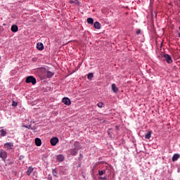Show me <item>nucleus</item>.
I'll return each instance as SVG.
<instances>
[{
    "instance_id": "obj_1",
    "label": "nucleus",
    "mask_w": 180,
    "mask_h": 180,
    "mask_svg": "<svg viewBox=\"0 0 180 180\" xmlns=\"http://www.w3.org/2000/svg\"><path fill=\"white\" fill-rule=\"evenodd\" d=\"M26 84H32V85H36V78L33 76H28L25 79Z\"/></svg>"
},
{
    "instance_id": "obj_2",
    "label": "nucleus",
    "mask_w": 180,
    "mask_h": 180,
    "mask_svg": "<svg viewBox=\"0 0 180 180\" xmlns=\"http://www.w3.org/2000/svg\"><path fill=\"white\" fill-rule=\"evenodd\" d=\"M167 64H172V58L169 54L165 53L162 56Z\"/></svg>"
},
{
    "instance_id": "obj_3",
    "label": "nucleus",
    "mask_w": 180,
    "mask_h": 180,
    "mask_svg": "<svg viewBox=\"0 0 180 180\" xmlns=\"http://www.w3.org/2000/svg\"><path fill=\"white\" fill-rule=\"evenodd\" d=\"M62 102L67 106H70V105H71V100H70V98H68L67 97L63 98L62 99Z\"/></svg>"
},
{
    "instance_id": "obj_4",
    "label": "nucleus",
    "mask_w": 180,
    "mask_h": 180,
    "mask_svg": "<svg viewBox=\"0 0 180 180\" xmlns=\"http://www.w3.org/2000/svg\"><path fill=\"white\" fill-rule=\"evenodd\" d=\"M50 143L51 146H57V143H58V138L53 137L52 139H51Z\"/></svg>"
},
{
    "instance_id": "obj_5",
    "label": "nucleus",
    "mask_w": 180,
    "mask_h": 180,
    "mask_svg": "<svg viewBox=\"0 0 180 180\" xmlns=\"http://www.w3.org/2000/svg\"><path fill=\"white\" fill-rule=\"evenodd\" d=\"M0 157L2 158V160H4V161H5V160H6V157H8V155L5 150H1L0 153Z\"/></svg>"
},
{
    "instance_id": "obj_6",
    "label": "nucleus",
    "mask_w": 180,
    "mask_h": 180,
    "mask_svg": "<svg viewBox=\"0 0 180 180\" xmlns=\"http://www.w3.org/2000/svg\"><path fill=\"white\" fill-rule=\"evenodd\" d=\"M12 147H13V144L11 143L7 142L4 144V148L6 150H12Z\"/></svg>"
},
{
    "instance_id": "obj_7",
    "label": "nucleus",
    "mask_w": 180,
    "mask_h": 180,
    "mask_svg": "<svg viewBox=\"0 0 180 180\" xmlns=\"http://www.w3.org/2000/svg\"><path fill=\"white\" fill-rule=\"evenodd\" d=\"M37 50H39L40 51H43V50H44V46L43 45L42 43H37Z\"/></svg>"
},
{
    "instance_id": "obj_8",
    "label": "nucleus",
    "mask_w": 180,
    "mask_h": 180,
    "mask_svg": "<svg viewBox=\"0 0 180 180\" xmlns=\"http://www.w3.org/2000/svg\"><path fill=\"white\" fill-rule=\"evenodd\" d=\"M35 145L37 147H40V146H41V139H40V138L35 139Z\"/></svg>"
},
{
    "instance_id": "obj_9",
    "label": "nucleus",
    "mask_w": 180,
    "mask_h": 180,
    "mask_svg": "<svg viewBox=\"0 0 180 180\" xmlns=\"http://www.w3.org/2000/svg\"><path fill=\"white\" fill-rule=\"evenodd\" d=\"M19 30V28L18 27V25H12L11 26V32H13V33H16Z\"/></svg>"
},
{
    "instance_id": "obj_10",
    "label": "nucleus",
    "mask_w": 180,
    "mask_h": 180,
    "mask_svg": "<svg viewBox=\"0 0 180 180\" xmlns=\"http://www.w3.org/2000/svg\"><path fill=\"white\" fill-rule=\"evenodd\" d=\"M57 160L59 162H63V161H64V156L63 155H58L57 156Z\"/></svg>"
},
{
    "instance_id": "obj_11",
    "label": "nucleus",
    "mask_w": 180,
    "mask_h": 180,
    "mask_svg": "<svg viewBox=\"0 0 180 180\" xmlns=\"http://www.w3.org/2000/svg\"><path fill=\"white\" fill-rule=\"evenodd\" d=\"M180 155L179 154H174L172 157V161L174 162V161H177V160L179 158Z\"/></svg>"
},
{
    "instance_id": "obj_12",
    "label": "nucleus",
    "mask_w": 180,
    "mask_h": 180,
    "mask_svg": "<svg viewBox=\"0 0 180 180\" xmlns=\"http://www.w3.org/2000/svg\"><path fill=\"white\" fill-rule=\"evenodd\" d=\"M33 169H34L32 167H29V168L27 169V175L30 176L32 172H33Z\"/></svg>"
},
{
    "instance_id": "obj_13",
    "label": "nucleus",
    "mask_w": 180,
    "mask_h": 180,
    "mask_svg": "<svg viewBox=\"0 0 180 180\" xmlns=\"http://www.w3.org/2000/svg\"><path fill=\"white\" fill-rule=\"evenodd\" d=\"M153 134V131H150L148 134H146L145 138L148 140L151 139V135Z\"/></svg>"
},
{
    "instance_id": "obj_14",
    "label": "nucleus",
    "mask_w": 180,
    "mask_h": 180,
    "mask_svg": "<svg viewBox=\"0 0 180 180\" xmlns=\"http://www.w3.org/2000/svg\"><path fill=\"white\" fill-rule=\"evenodd\" d=\"M94 27L97 30L101 29V23L99 22H94Z\"/></svg>"
},
{
    "instance_id": "obj_15",
    "label": "nucleus",
    "mask_w": 180,
    "mask_h": 180,
    "mask_svg": "<svg viewBox=\"0 0 180 180\" xmlns=\"http://www.w3.org/2000/svg\"><path fill=\"white\" fill-rule=\"evenodd\" d=\"M86 22L89 23V25H94V18H87Z\"/></svg>"
},
{
    "instance_id": "obj_16",
    "label": "nucleus",
    "mask_w": 180,
    "mask_h": 180,
    "mask_svg": "<svg viewBox=\"0 0 180 180\" xmlns=\"http://www.w3.org/2000/svg\"><path fill=\"white\" fill-rule=\"evenodd\" d=\"M53 75H54V73L53 72L51 71H48L46 72V77L47 78H51V77H53Z\"/></svg>"
},
{
    "instance_id": "obj_17",
    "label": "nucleus",
    "mask_w": 180,
    "mask_h": 180,
    "mask_svg": "<svg viewBox=\"0 0 180 180\" xmlns=\"http://www.w3.org/2000/svg\"><path fill=\"white\" fill-rule=\"evenodd\" d=\"M105 174H106V170L105 169L98 171V174L100 175V176H102V175H105Z\"/></svg>"
},
{
    "instance_id": "obj_18",
    "label": "nucleus",
    "mask_w": 180,
    "mask_h": 180,
    "mask_svg": "<svg viewBox=\"0 0 180 180\" xmlns=\"http://www.w3.org/2000/svg\"><path fill=\"white\" fill-rule=\"evenodd\" d=\"M0 136L1 137H5V136H6V131L4 129L0 130Z\"/></svg>"
},
{
    "instance_id": "obj_19",
    "label": "nucleus",
    "mask_w": 180,
    "mask_h": 180,
    "mask_svg": "<svg viewBox=\"0 0 180 180\" xmlns=\"http://www.w3.org/2000/svg\"><path fill=\"white\" fill-rule=\"evenodd\" d=\"M70 154L71 155H77V149H71L70 150Z\"/></svg>"
},
{
    "instance_id": "obj_20",
    "label": "nucleus",
    "mask_w": 180,
    "mask_h": 180,
    "mask_svg": "<svg viewBox=\"0 0 180 180\" xmlns=\"http://www.w3.org/2000/svg\"><path fill=\"white\" fill-rule=\"evenodd\" d=\"M113 92L117 94L119 92V89L116 86V84H113Z\"/></svg>"
},
{
    "instance_id": "obj_21",
    "label": "nucleus",
    "mask_w": 180,
    "mask_h": 180,
    "mask_svg": "<svg viewBox=\"0 0 180 180\" xmlns=\"http://www.w3.org/2000/svg\"><path fill=\"white\" fill-rule=\"evenodd\" d=\"M52 175L53 176H57L58 173H57V171L56 170V169H52Z\"/></svg>"
},
{
    "instance_id": "obj_22",
    "label": "nucleus",
    "mask_w": 180,
    "mask_h": 180,
    "mask_svg": "<svg viewBox=\"0 0 180 180\" xmlns=\"http://www.w3.org/2000/svg\"><path fill=\"white\" fill-rule=\"evenodd\" d=\"M87 78H88V79H92V78H94V74L93 73H89L87 75Z\"/></svg>"
},
{
    "instance_id": "obj_23",
    "label": "nucleus",
    "mask_w": 180,
    "mask_h": 180,
    "mask_svg": "<svg viewBox=\"0 0 180 180\" xmlns=\"http://www.w3.org/2000/svg\"><path fill=\"white\" fill-rule=\"evenodd\" d=\"M97 106L98 108H103V103L102 102L98 103Z\"/></svg>"
},
{
    "instance_id": "obj_24",
    "label": "nucleus",
    "mask_w": 180,
    "mask_h": 180,
    "mask_svg": "<svg viewBox=\"0 0 180 180\" xmlns=\"http://www.w3.org/2000/svg\"><path fill=\"white\" fill-rule=\"evenodd\" d=\"M12 106H14V107L18 106V103L15 102V101H13V102H12Z\"/></svg>"
},
{
    "instance_id": "obj_25",
    "label": "nucleus",
    "mask_w": 180,
    "mask_h": 180,
    "mask_svg": "<svg viewBox=\"0 0 180 180\" xmlns=\"http://www.w3.org/2000/svg\"><path fill=\"white\" fill-rule=\"evenodd\" d=\"M48 180H53V176H51L50 174L48 176Z\"/></svg>"
},
{
    "instance_id": "obj_26",
    "label": "nucleus",
    "mask_w": 180,
    "mask_h": 180,
    "mask_svg": "<svg viewBox=\"0 0 180 180\" xmlns=\"http://www.w3.org/2000/svg\"><path fill=\"white\" fill-rule=\"evenodd\" d=\"M140 33H141V30H136V34H140Z\"/></svg>"
},
{
    "instance_id": "obj_27",
    "label": "nucleus",
    "mask_w": 180,
    "mask_h": 180,
    "mask_svg": "<svg viewBox=\"0 0 180 180\" xmlns=\"http://www.w3.org/2000/svg\"><path fill=\"white\" fill-rule=\"evenodd\" d=\"M100 179H102V180H106L107 178L105 176L103 177V176H100Z\"/></svg>"
},
{
    "instance_id": "obj_28",
    "label": "nucleus",
    "mask_w": 180,
    "mask_h": 180,
    "mask_svg": "<svg viewBox=\"0 0 180 180\" xmlns=\"http://www.w3.org/2000/svg\"><path fill=\"white\" fill-rule=\"evenodd\" d=\"M116 130H119V126H115Z\"/></svg>"
},
{
    "instance_id": "obj_29",
    "label": "nucleus",
    "mask_w": 180,
    "mask_h": 180,
    "mask_svg": "<svg viewBox=\"0 0 180 180\" xmlns=\"http://www.w3.org/2000/svg\"><path fill=\"white\" fill-rule=\"evenodd\" d=\"M70 4H74V1L71 0V1H70Z\"/></svg>"
},
{
    "instance_id": "obj_30",
    "label": "nucleus",
    "mask_w": 180,
    "mask_h": 180,
    "mask_svg": "<svg viewBox=\"0 0 180 180\" xmlns=\"http://www.w3.org/2000/svg\"><path fill=\"white\" fill-rule=\"evenodd\" d=\"M111 88L112 89H113V84H111Z\"/></svg>"
},
{
    "instance_id": "obj_31",
    "label": "nucleus",
    "mask_w": 180,
    "mask_h": 180,
    "mask_svg": "<svg viewBox=\"0 0 180 180\" xmlns=\"http://www.w3.org/2000/svg\"><path fill=\"white\" fill-rule=\"evenodd\" d=\"M0 60H1V56H0Z\"/></svg>"
},
{
    "instance_id": "obj_32",
    "label": "nucleus",
    "mask_w": 180,
    "mask_h": 180,
    "mask_svg": "<svg viewBox=\"0 0 180 180\" xmlns=\"http://www.w3.org/2000/svg\"><path fill=\"white\" fill-rule=\"evenodd\" d=\"M34 180H37V179H34Z\"/></svg>"
}]
</instances>
